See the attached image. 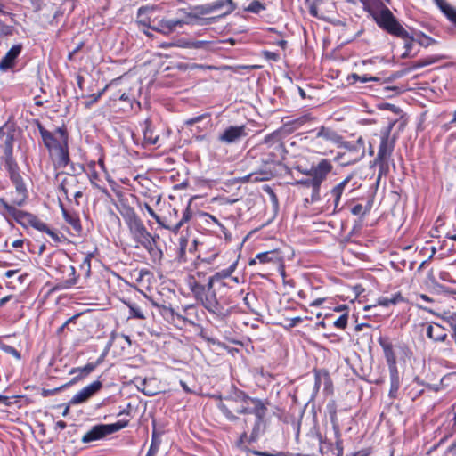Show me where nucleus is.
Masks as SVG:
<instances>
[{"label": "nucleus", "mask_w": 456, "mask_h": 456, "mask_svg": "<svg viewBox=\"0 0 456 456\" xmlns=\"http://www.w3.org/2000/svg\"><path fill=\"white\" fill-rule=\"evenodd\" d=\"M267 401L236 389L218 403L223 415L240 430L238 444L256 442L265 429Z\"/></svg>", "instance_id": "obj_1"}, {"label": "nucleus", "mask_w": 456, "mask_h": 456, "mask_svg": "<svg viewBox=\"0 0 456 456\" xmlns=\"http://www.w3.org/2000/svg\"><path fill=\"white\" fill-rule=\"evenodd\" d=\"M260 159L263 167L241 178L244 183L268 181L274 177L283 166L288 151L279 132L266 135L259 145Z\"/></svg>", "instance_id": "obj_2"}, {"label": "nucleus", "mask_w": 456, "mask_h": 456, "mask_svg": "<svg viewBox=\"0 0 456 456\" xmlns=\"http://www.w3.org/2000/svg\"><path fill=\"white\" fill-rule=\"evenodd\" d=\"M185 282L192 297L209 314L217 317H225L229 314L227 299L222 295H217L218 287L208 280L207 273L196 271L186 277Z\"/></svg>", "instance_id": "obj_3"}, {"label": "nucleus", "mask_w": 456, "mask_h": 456, "mask_svg": "<svg viewBox=\"0 0 456 456\" xmlns=\"http://www.w3.org/2000/svg\"><path fill=\"white\" fill-rule=\"evenodd\" d=\"M42 137L43 143L49 152L56 168H65L69 161V132L65 125L53 132L48 131L38 119L34 120Z\"/></svg>", "instance_id": "obj_4"}, {"label": "nucleus", "mask_w": 456, "mask_h": 456, "mask_svg": "<svg viewBox=\"0 0 456 456\" xmlns=\"http://www.w3.org/2000/svg\"><path fill=\"white\" fill-rule=\"evenodd\" d=\"M0 140L4 142L2 146L4 151V166L7 170L9 178L15 186L17 196L12 199V203L17 206H23L28 198V190L20 175V167L13 157V135L0 131Z\"/></svg>", "instance_id": "obj_5"}, {"label": "nucleus", "mask_w": 456, "mask_h": 456, "mask_svg": "<svg viewBox=\"0 0 456 456\" xmlns=\"http://www.w3.org/2000/svg\"><path fill=\"white\" fill-rule=\"evenodd\" d=\"M48 267L56 280L59 281V288L62 289H71L74 285L79 284L82 279H76L71 276L74 272V265L70 264L69 256L64 252H57L51 256Z\"/></svg>", "instance_id": "obj_6"}, {"label": "nucleus", "mask_w": 456, "mask_h": 456, "mask_svg": "<svg viewBox=\"0 0 456 456\" xmlns=\"http://www.w3.org/2000/svg\"><path fill=\"white\" fill-rule=\"evenodd\" d=\"M126 226L131 238L136 243V248H143L154 261L160 260L162 258L163 253L157 246L156 240V239H159V236H154L148 231L141 217L137 218L136 221L128 224Z\"/></svg>", "instance_id": "obj_7"}, {"label": "nucleus", "mask_w": 456, "mask_h": 456, "mask_svg": "<svg viewBox=\"0 0 456 456\" xmlns=\"http://www.w3.org/2000/svg\"><path fill=\"white\" fill-rule=\"evenodd\" d=\"M193 216L191 209V200L184 207H175L169 204L167 213L159 216L158 224L174 233H177L180 229L188 224Z\"/></svg>", "instance_id": "obj_8"}, {"label": "nucleus", "mask_w": 456, "mask_h": 456, "mask_svg": "<svg viewBox=\"0 0 456 456\" xmlns=\"http://www.w3.org/2000/svg\"><path fill=\"white\" fill-rule=\"evenodd\" d=\"M17 207V204L12 203V200L11 203H9L4 199L0 198V212L7 221L12 218L25 228L31 226L37 231L44 229L45 222L39 219L36 215L20 210Z\"/></svg>", "instance_id": "obj_9"}, {"label": "nucleus", "mask_w": 456, "mask_h": 456, "mask_svg": "<svg viewBox=\"0 0 456 456\" xmlns=\"http://www.w3.org/2000/svg\"><path fill=\"white\" fill-rule=\"evenodd\" d=\"M394 125L395 122H390L386 127L382 128L380 132V143L375 159V164L379 168V174L387 170L388 159L395 149V138L391 136Z\"/></svg>", "instance_id": "obj_10"}, {"label": "nucleus", "mask_w": 456, "mask_h": 456, "mask_svg": "<svg viewBox=\"0 0 456 456\" xmlns=\"http://www.w3.org/2000/svg\"><path fill=\"white\" fill-rule=\"evenodd\" d=\"M60 176L62 178L58 186L59 191L62 193L68 201H71L72 197L76 205L79 206V199L83 197L86 189V184L76 175L61 174L57 175V178Z\"/></svg>", "instance_id": "obj_11"}, {"label": "nucleus", "mask_w": 456, "mask_h": 456, "mask_svg": "<svg viewBox=\"0 0 456 456\" xmlns=\"http://www.w3.org/2000/svg\"><path fill=\"white\" fill-rule=\"evenodd\" d=\"M155 307L159 309L160 314L171 321L177 319L183 323L194 324L198 320L197 318V306L195 305H187L182 308V312H177L170 305H165L160 304H154Z\"/></svg>", "instance_id": "obj_12"}, {"label": "nucleus", "mask_w": 456, "mask_h": 456, "mask_svg": "<svg viewBox=\"0 0 456 456\" xmlns=\"http://www.w3.org/2000/svg\"><path fill=\"white\" fill-rule=\"evenodd\" d=\"M128 420H118L112 424H98L94 426L82 436V443L88 444L100 440L107 435L113 434L128 426Z\"/></svg>", "instance_id": "obj_13"}, {"label": "nucleus", "mask_w": 456, "mask_h": 456, "mask_svg": "<svg viewBox=\"0 0 456 456\" xmlns=\"http://www.w3.org/2000/svg\"><path fill=\"white\" fill-rule=\"evenodd\" d=\"M341 137L332 129L322 126L315 135V153L326 155L333 152Z\"/></svg>", "instance_id": "obj_14"}, {"label": "nucleus", "mask_w": 456, "mask_h": 456, "mask_svg": "<svg viewBox=\"0 0 456 456\" xmlns=\"http://www.w3.org/2000/svg\"><path fill=\"white\" fill-rule=\"evenodd\" d=\"M122 302L129 309L128 318L137 320H145L147 318V314L150 310L151 305L155 306L154 304H156L143 293L141 297H138L135 299H123Z\"/></svg>", "instance_id": "obj_15"}, {"label": "nucleus", "mask_w": 456, "mask_h": 456, "mask_svg": "<svg viewBox=\"0 0 456 456\" xmlns=\"http://www.w3.org/2000/svg\"><path fill=\"white\" fill-rule=\"evenodd\" d=\"M94 257V254L93 252H88L84 256L83 260L79 264L78 270L74 266V272L71 276H74L76 279L77 277V279L81 278L82 280L79 281V284L74 285L73 288L82 289L89 287L91 276L93 274L92 259Z\"/></svg>", "instance_id": "obj_16"}, {"label": "nucleus", "mask_w": 456, "mask_h": 456, "mask_svg": "<svg viewBox=\"0 0 456 456\" xmlns=\"http://www.w3.org/2000/svg\"><path fill=\"white\" fill-rule=\"evenodd\" d=\"M238 265V259L234 260L227 268L222 269L216 272L213 275L208 276V280L210 281L216 287L227 286L226 280H229L235 284H239V278L232 276Z\"/></svg>", "instance_id": "obj_17"}, {"label": "nucleus", "mask_w": 456, "mask_h": 456, "mask_svg": "<svg viewBox=\"0 0 456 456\" xmlns=\"http://www.w3.org/2000/svg\"><path fill=\"white\" fill-rule=\"evenodd\" d=\"M102 387V382L94 380L91 384L86 386L70 399L71 404H81L88 401L92 396L97 394Z\"/></svg>", "instance_id": "obj_18"}, {"label": "nucleus", "mask_w": 456, "mask_h": 456, "mask_svg": "<svg viewBox=\"0 0 456 456\" xmlns=\"http://www.w3.org/2000/svg\"><path fill=\"white\" fill-rule=\"evenodd\" d=\"M422 330H425L426 335L432 341L445 342L447 338V333L445 329L436 322H425L421 324Z\"/></svg>", "instance_id": "obj_19"}, {"label": "nucleus", "mask_w": 456, "mask_h": 456, "mask_svg": "<svg viewBox=\"0 0 456 456\" xmlns=\"http://www.w3.org/2000/svg\"><path fill=\"white\" fill-rule=\"evenodd\" d=\"M158 18L157 9L154 7L142 6L138 10L137 22L143 27L152 29Z\"/></svg>", "instance_id": "obj_20"}, {"label": "nucleus", "mask_w": 456, "mask_h": 456, "mask_svg": "<svg viewBox=\"0 0 456 456\" xmlns=\"http://www.w3.org/2000/svg\"><path fill=\"white\" fill-rule=\"evenodd\" d=\"M246 126H231L227 127L218 137L219 141L225 143H233L242 137L247 136Z\"/></svg>", "instance_id": "obj_21"}, {"label": "nucleus", "mask_w": 456, "mask_h": 456, "mask_svg": "<svg viewBox=\"0 0 456 456\" xmlns=\"http://www.w3.org/2000/svg\"><path fill=\"white\" fill-rule=\"evenodd\" d=\"M330 160L322 159L315 165V188L330 175H335Z\"/></svg>", "instance_id": "obj_22"}, {"label": "nucleus", "mask_w": 456, "mask_h": 456, "mask_svg": "<svg viewBox=\"0 0 456 456\" xmlns=\"http://www.w3.org/2000/svg\"><path fill=\"white\" fill-rule=\"evenodd\" d=\"M212 13L220 18H224L237 9V4L233 0H216L210 3Z\"/></svg>", "instance_id": "obj_23"}, {"label": "nucleus", "mask_w": 456, "mask_h": 456, "mask_svg": "<svg viewBox=\"0 0 456 456\" xmlns=\"http://www.w3.org/2000/svg\"><path fill=\"white\" fill-rule=\"evenodd\" d=\"M22 51V45L18 44L12 45L5 55L0 60V70L7 71L12 69L16 63V59Z\"/></svg>", "instance_id": "obj_24"}, {"label": "nucleus", "mask_w": 456, "mask_h": 456, "mask_svg": "<svg viewBox=\"0 0 456 456\" xmlns=\"http://www.w3.org/2000/svg\"><path fill=\"white\" fill-rule=\"evenodd\" d=\"M143 146L157 145L159 140V134L157 133L155 126L150 119H146L142 124Z\"/></svg>", "instance_id": "obj_25"}, {"label": "nucleus", "mask_w": 456, "mask_h": 456, "mask_svg": "<svg viewBox=\"0 0 456 456\" xmlns=\"http://www.w3.org/2000/svg\"><path fill=\"white\" fill-rule=\"evenodd\" d=\"M59 206L65 222L72 227L76 233L80 234L82 232L83 228L78 214L76 212H70L68 209H66L60 198Z\"/></svg>", "instance_id": "obj_26"}, {"label": "nucleus", "mask_w": 456, "mask_h": 456, "mask_svg": "<svg viewBox=\"0 0 456 456\" xmlns=\"http://www.w3.org/2000/svg\"><path fill=\"white\" fill-rule=\"evenodd\" d=\"M184 21L182 20H164L158 18L152 30L164 35H169L174 32L177 27H182Z\"/></svg>", "instance_id": "obj_27"}, {"label": "nucleus", "mask_w": 456, "mask_h": 456, "mask_svg": "<svg viewBox=\"0 0 456 456\" xmlns=\"http://www.w3.org/2000/svg\"><path fill=\"white\" fill-rule=\"evenodd\" d=\"M296 168L300 173L308 175V178H306L305 180H297L294 183V184L297 186H300L303 189L313 188L314 187V163L311 164L309 167H304L299 160Z\"/></svg>", "instance_id": "obj_28"}, {"label": "nucleus", "mask_w": 456, "mask_h": 456, "mask_svg": "<svg viewBox=\"0 0 456 456\" xmlns=\"http://www.w3.org/2000/svg\"><path fill=\"white\" fill-rule=\"evenodd\" d=\"M94 371V366L91 365L89 362L86 363L84 367H74L72 368L69 373V374H77L70 381H69L67 384L61 386L58 390H61V388L68 387L70 385L76 384L77 381L81 380L82 379L87 377L90 373Z\"/></svg>", "instance_id": "obj_29"}, {"label": "nucleus", "mask_w": 456, "mask_h": 456, "mask_svg": "<svg viewBox=\"0 0 456 456\" xmlns=\"http://www.w3.org/2000/svg\"><path fill=\"white\" fill-rule=\"evenodd\" d=\"M117 209L121 215L126 225L134 221H136V219L140 217L135 212L134 208L124 200H119V204L117 206Z\"/></svg>", "instance_id": "obj_30"}, {"label": "nucleus", "mask_w": 456, "mask_h": 456, "mask_svg": "<svg viewBox=\"0 0 456 456\" xmlns=\"http://www.w3.org/2000/svg\"><path fill=\"white\" fill-rule=\"evenodd\" d=\"M389 380L390 388L388 391V397L391 400H395L399 396V389L402 381L398 369L389 370Z\"/></svg>", "instance_id": "obj_31"}, {"label": "nucleus", "mask_w": 456, "mask_h": 456, "mask_svg": "<svg viewBox=\"0 0 456 456\" xmlns=\"http://www.w3.org/2000/svg\"><path fill=\"white\" fill-rule=\"evenodd\" d=\"M315 385H323V393L327 395L333 394V383L330 373L325 370L315 372Z\"/></svg>", "instance_id": "obj_32"}, {"label": "nucleus", "mask_w": 456, "mask_h": 456, "mask_svg": "<svg viewBox=\"0 0 456 456\" xmlns=\"http://www.w3.org/2000/svg\"><path fill=\"white\" fill-rule=\"evenodd\" d=\"M379 345L383 349L387 364L388 366V370L398 369L396 365V356L394 352L393 345L381 338H379Z\"/></svg>", "instance_id": "obj_33"}, {"label": "nucleus", "mask_w": 456, "mask_h": 456, "mask_svg": "<svg viewBox=\"0 0 456 456\" xmlns=\"http://www.w3.org/2000/svg\"><path fill=\"white\" fill-rule=\"evenodd\" d=\"M441 12L456 28V9L446 0H433Z\"/></svg>", "instance_id": "obj_34"}, {"label": "nucleus", "mask_w": 456, "mask_h": 456, "mask_svg": "<svg viewBox=\"0 0 456 456\" xmlns=\"http://www.w3.org/2000/svg\"><path fill=\"white\" fill-rule=\"evenodd\" d=\"M141 187V189H135V191L142 197V201L155 202V206L160 203L162 196L157 190H151L142 183Z\"/></svg>", "instance_id": "obj_35"}, {"label": "nucleus", "mask_w": 456, "mask_h": 456, "mask_svg": "<svg viewBox=\"0 0 456 456\" xmlns=\"http://www.w3.org/2000/svg\"><path fill=\"white\" fill-rule=\"evenodd\" d=\"M256 260L260 264L279 263L281 261L278 250H270L258 253L256 257L249 261V265L256 264Z\"/></svg>", "instance_id": "obj_36"}, {"label": "nucleus", "mask_w": 456, "mask_h": 456, "mask_svg": "<svg viewBox=\"0 0 456 456\" xmlns=\"http://www.w3.org/2000/svg\"><path fill=\"white\" fill-rule=\"evenodd\" d=\"M87 175L93 186L99 189L101 191L107 193V190L105 188H102L99 184L101 179L100 175L96 170V162L94 160H91L87 163Z\"/></svg>", "instance_id": "obj_37"}, {"label": "nucleus", "mask_w": 456, "mask_h": 456, "mask_svg": "<svg viewBox=\"0 0 456 456\" xmlns=\"http://www.w3.org/2000/svg\"><path fill=\"white\" fill-rule=\"evenodd\" d=\"M132 198L134 200L140 211L143 212L146 210L149 215L155 219L157 224L159 222V215H158L152 208V205H155V202L142 201L141 198L136 195H132Z\"/></svg>", "instance_id": "obj_38"}, {"label": "nucleus", "mask_w": 456, "mask_h": 456, "mask_svg": "<svg viewBox=\"0 0 456 456\" xmlns=\"http://www.w3.org/2000/svg\"><path fill=\"white\" fill-rule=\"evenodd\" d=\"M401 28L403 29V35H402V36H400L398 34H391V35L405 40V43H404L405 52L403 53L402 57L406 58V57L410 56L411 51L412 49L413 42L414 41L416 42V37H415L414 34L411 35L402 25H401Z\"/></svg>", "instance_id": "obj_39"}, {"label": "nucleus", "mask_w": 456, "mask_h": 456, "mask_svg": "<svg viewBox=\"0 0 456 456\" xmlns=\"http://www.w3.org/2000/svg\"><path fill=\"white\" fill-rule=\"evenodd\" d=\"M312 121H313L312 114L307 113V114L302 115L291 121H289L288 123H286V126H290L291 130H297L305 125H311Z\"/></svg>", "instance_id": "obj_40"}, {"label": "nucleus", "mask_w": 456, "mask_h": 456, "mask_svg": "<svg viewBox=\"0 0 456 456\" xmlns=\"http://www.w3.org/2000/svg\"><path fill=\"white\" fill-rule=\"evenodd\" d=\"M311 193L310 198L306 197L301 205H298L297 208V216H311L312 210L309 209V206L314 201V187L310 188Z\"/></svg>", "instance_id": "obj_41"}, {"label": "nucleus", "mask_w": 456, "mask_h": 456, "mask_svg": "<svg viewBox=\"0 0 456 456\" xmlns=\"http://www.w3.org/2000/svg\"><path fill=\"white\" fill-rule=\"evenodd\" d=\"M415 384L420 385L419 378H415L413 381L410 385H408L403 390V392L406 393L407 396L410 397L412 401H415L423 393V389L412 387Z\"/></svg>", "instance_id": "obj_42"}, {"label": "nucleus", "mask_w": 456, "mask_h": 456, "mask_svg": "<svg viewBox=\"0 0 456 456\" xmlns=\"http://www.w3.org/2000/svg\"><path fill=\"white\" fill-rule=\"evenodd\" d=\"M404 300L403 297L400 292L392 295L390 297H380L378 299V305L385 307L390 305H396Z\"/></svg>", "instance_id": "obj_43"}, {"label": "nucleus", "mask_w": 456, "mask_h": 456, "mask_svg": "<svg viewBox=\"0 0 456 456\" xmlns=\"http://www.w3.org/2000/svg\"><path fill=\"white\" fill-rule=\"evenodd\" d=\"M38 231L49 235L55 243H61L65 240V236L61 232L55 229H51L45 223L44 229H39Z\"/></svg>", "instance_id": "obj_44"}, {"label": "nucleus", "mask_w": 456, "mask_h": 456, "mask_svg": "<svg viewBox=\"0 0 456 456\" xmlns=\"http://www.w3.org/2000/svg\"><path fill=\"white\" fill-rule=\"evenodd\" d=\"M267 8V4L260 0H253L247 7L244 8L245 12L258 14Z\"/></svg>", "instance_id": "obj_45"}, {"label": "nucleus", "mask_w": 456, "mask_h": 456, "mask_svg": "<svg viewBox=\"0 0 456 456\" xmlns=\"http://www.w3.org/2000/svg\"><path fill=\"white\" fill-rule=\"evenodd\" d=\"M414 36L416 37V42L421 46L428 47L429 45L436 44V40L434 38L425 35L421 31H415Z\"/></svg>", "instance_id": "obj_46"}, {"label": "nucleus", "mask_w": 456, "mask_h": 456, "mask_svg": "<svg viewBox=\"0 0 456 456\" xmlns=\"http://www.w3.org/2000/svg\"><path fill=\"white\" fill-rule=\"evenodd\" d=\"M108 86H106L103 89L99 91L97 94H93L86 96V101L84 102V106L86 109H90L94 103H96L99 99L102 96Z\"/></svg>", "instance_id": "obj_47"}, {"label": "nucleus", "mask_w": 456, "mask_h": 456, "mask_svg": "<svg viewBox=\"0 0 456 456\" xmlns=\"http://www.w3.org/2000/svg\"><path fill=\"white\" fill-rule=\"evenodd\" d=\"M193 11H194L193 16L195 18H199V19L201 18L200 16H204V15L212 13L210 3L197 5L193 8Z\"/></svg>", "instance_id": "obj_48"}, {"label": "nucleus", "mask_w": 456, "mask_h": 456, "mask_svg": "<svg viewBox=\"0 0 456 456\" xmlns=\"http://www.w3.org/2000/svg\"><path fill=\"white\" fill-rule=\"evenodd\" d=\"M349 180H350L349 177L346 178L345 180H343L341 183H339L338 185H336L331 190V193L335 197L336 203H338L339 201L340 196L343 192V190H344L345 186L347 184V183L349 182Z\"/></svg>", "instance_id": "obj_49"}, {"label": "nucleus", "mask_w": 456, "mask_h": 456, "mask_svg": "<svg viewBox=\"0 0 456 456\" xmlns=\"http://www.w3.org/2000/svg\"><path fill=\"white\" fill-rule=\"evenodd\" d=\"M124 341L127 347H130L131 345H132V341H131V338L128 335H125V334H115V333H112L111 334V337H110V340L108 344V346H110L112 343L116 342V341Z\"/></svg>", "instance_id": "obj_50"}, {"label": "nucleus", "mask_w": 456, "mask_h": 456, "mask_svg": "<svg viewBox=\"0 0 456 456\" xmlns=\"http://www.w3.org/2000/svg\"><path fill=\"white\" fill-rule=\"evenodd\" d=\"M160 445V441L155 436V435L152 436L150 448L147 452L146 456H156V454L159 452Z\"/></svg>", "instance_id": "obj_51"}, {"label": "nucleus", "mask_w": 456, "mask_h": 456, "mask_svg": "<svg viewBox=\"0 0 456 456\" xmlns=\"http://www.w3.org/2000/svg\"><path fill=\"white\" fill-rule=\"evenodd\" d=\"M435 61L431 58H428V59H425V60H419L415 62H413L411 64V66H410L407 70L408 71H411V70H414V69H420V68H423V67H426L428 65H430L432 63H434Z\"/></svg>", "instance_id": "obj_52"}, {"label": "nucleus", "mask_w": 456, "mask_h": 456, "mask_svg": "<svg viewBox=\"0 0 456 456\" xmlns=\"http://www.w3.org/2000/svg\"><path fill=\"white\" fill-rule=\"evenodd\" d=\"M348 314H343L337 320L332 322V324L338 329H345L347 325Z\"/></svg>", "instance_id": "obj_53"}, {"label": "nucleus", "mask_w": 456, "mask_h": 456, "mask_svg": "<svg viewBox=\"0 0 456 456\" xmlns=\"http://www.w3.org/2000/svg\"><path fill=\"white\" fill-rule=\"evenodd\" d=\"M1 349L4 353L12 355L17 360H20V358H21L20 353L15 347H13L12 346L4 345H4L1 346Z\"/></svg>", "instance_id": "obj_54"}, {"label": "nucleus", "mask_w": 456, "mask_h": 456, "mask_svg": "<svg viewBox=\"0 0 456 456\" xmlns=\"http://www.w3.org/2000/svg\"><path fill=\"white\" fill-rule=\"evenodd\" d=\"M327 411L330 415L331 422L335 425L337 423V409H336V403L334 401L330 402L327 404Z\"/></svg>", "instance_id": "obj_55"}, {"label": "nucleus", "mask_w": 456, "mask_h": 456, "mask_svg": "<svg viewBox=\"0 0 456 456\" xmlns=\"http://www.w3.org/2000/svg\"><path fill=\"white\" fill-rule=\"evenodd\" d=\"M205 216H208L211 220H213V222H215L221 229V232L224 233L225 239L227 240H230L231 239V234L228 231V229L223 224H221L216 217H215L214 216L210 215V214H208V213H205L204 214Z\"/></svg>", "instance_id": "obj_56"}, {"label": "nucleus", "mask_w": 456, "mask_h": 456, "mask_svg": "<svg viewBox=\"0 0 456 456\" xmlns=\"http://www.w3.org/2000/svg\"><path fill=\"white\" fill-rule=\"evenodd\" d=\"M261 55L269 61L277 62L280 60V54L278 53L264 50L261 52Z\"/></svg>", "instance_id": "obj_57"}, {"label": "nucleus", "mask_w": 456, "mask_h": 456, "mask_svg": "<svg viewBox=\"0 0 456 456\" xmlns=\"http://www.w3.org/2000/svg\"><path fill=\"white\" fill-rule=\"evenodd\" d=\"M220 19L221 18L218 17L216 14L210 16V17H201V18H200L199 24L201 26L211 25V24H214V23L219 21Z\"/></svg>", "instance_id": "obj_58"}, {"label": "nucleus", "mask_w": 456, "mask_h": 456, "mask_svg": "<svg viewBox=\"0 0 456 456\" xmlns=\"http://www.w3.org/2000/svg\"><path fill=\"white\" fill-rule=\"evenodd\" d=\"M208 114H203V115H200V116H196V117H193V118H188L184 121V125L186 126H193L194 124L201 121L204 118L208 117Z\"/></svg>", "instance_id": "obj_59"}, {"label": "nucleus", "mask_w": 456, "mask_h": 456, "mask_svg": "<svg viewBox=\"0 0 456 456\" xmlns=\"http://www.w3.org/2000/svg\"><path fill=\"white\" fill-rule=\"evenodd\" d=\"M77 315H74L70 318H69L58 330H57V334L58 335H61L64 330L66 328H68L69 324L72 323V322H75L76 319L77 318Z\"/></svg>", "instance_id": "obj_60"}, {"label": "nucleus", "mask_w": 456, "mask_h": 456, "mask_svg": "<svg viewBox=\"0 0 456 456\" xmlns=\"http://www.w3.org/2000/svg\"><path fill=\"white\" fill-rule=\"evenodd\" d=\"M138 388L145 395H148V396H152L156 394V392L154 391H151V390H147V382L145 379L142 380L141 381V387H138Z\"/></svg>", "instance_id": "obj_61"}, {"label": "nucleus", "mask_w": 456, "mask_h": 456, "mask_svg": "<svg viewBox=\"0 0 456 456\" xmlns=\"http://www.w3.org/2000/svg\"><path fill=\"white\" fill-rule=\"evenodd\" d=\"M351 213L353 215H355V216H359V215H364L365 214V211H363V207L362 205L361 204H356L354 205L352 209H351Z\"/></svg>", "instance_id": "obj_62"}, {"label": "nucleus", "mask_w": 456, "mask_h": 456, "mask_svg": "<svg viewBox=\"0 0 456 456\" xmlns=\"http://www.w3.org/2000/svg\"><path fill=\"white\" fill-rule=\"evenodd\" d=\"M107 354V350H105L99 357L98 359L94 362H89L91 365L94 366V370L103 362L105 356Z\"/></svg>", "instance_id": "obj_63"}, {"label": "nucleus", "mask_w": 456, "mask_h": 456, "mask_svg": "<svg viewBox=\"0 0 456 456\" xmlns=\"http://www.w3.org/2000/svg\"><path fill=\"white\" fill-rule=\"evenodd\" d=\"M25 240L24 239H18L12 242L11 246L13 248H22L24 245Z\"/></svg>", "instance_id": "obj_64"}]
</instances>
